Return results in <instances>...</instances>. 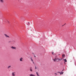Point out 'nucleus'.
I'll return each instance as SVG.
<instances>
[{
  "mask_svg": "<svg viewBox=\"0 0 76 76\" xmlns=\"http://www.w3.org/2000/svg\"><path fill=\"white\" fill-rule=\"evenodd\" d=\"M27 25H29V24H27Z\"/></svg>",
  "mask_w": 76,
  "mask_h": 76,
  "instance_id": "28",
  "label": "nucleus"
},
{
  "mask_svg": "<svg viewBox=\"0 0 76 76\" xmlns=\"http://www.w3.org/2000/svg\"><path fill=\"white\" fill-rule=\"evenodd\" d=\"M64 63L65 64H66V62H64Z\"/></svg>",
  "mask_w": 76,
  "mask_h": 76,
  "instance_id": "21",
  "label": "nucleus"
},
{
  "mask_svg": "<svg viewBox=\"0 0 76 76\" xmlns=\"http://www.w3.org/2000/svg\"><path fill=\"white\" fill-rule=\"evenodd\" d=\"M36 74H37V76H38V72H36Z\"/></svg>",
  "mask_w": 76,
  "mask_h": 76,
  "instance_id": "11",
  "label": "nucleus"
},
{
  "mask_svg": "<svg viewBox=\"0 0 76 76\" xmlns=\"http://www.w3.org/2000/svg\"><path fill=\"white\" fill-rule=\"evenodd\" d=\"M55 74H56V75H57V74L56 73H55Z\"/></svg>",
  "mask_w": 76,
  "mask_h": 76,
  "instance_id": "26",
  "label": "nucleus"
},
{
  "mask_svg": "<svg viewBox=\"0 0 76 76\" xmlns=\"http://www.w3.org/2000/svg\"><path fill=\"white\" fill-rule=\"evenodd\" d=\"M52 54H53V55H54V52H52Z\"/></svg>",
  "mask_w": 76,
  "mask_h": 76,
  "instance_id": "17",
  "label": "nucleus"
},
{
  "mask_svg": "<svg viewBox=\"0 0 76 76\" xmlns=\"http://www.w3.org/2000/svg\"><path fill=\"white\" fill-rule=\"evenodd\" d=\"M22 59H23L22 58H21L20 59V61H22Z\"/></svg>",
  "mask_w": 76,
  "mask_h": 76,
  "instance_id": "6",
  "label": "nucleus"
},
{
  "mask_svg": "<svg viewBox=\"0 0 76 76\" xmlns=\"http://www.w3.org/2000/svg\"><path fill=\"white\" fill-rule=\"evenodd\" d=\"M62 64H63V63L62 62H61L60 63V64H61V65Z\"/></svg>",
  "mask_w": 76,
  "mask_h": 76,
  "instance_id": "12",
  "label": "nucleus"
},
{
  "mask_svg": "<svg viewBox=\"0 0 76 76\" xmlns=\"http://www.w3.org/2000/svg\"><path fill=\"white\" fill-rule=\"evenodd\" d=\"M54 61H57V62L59 61L58 58H55L54 59Z\"/></svg>",
  "mask_w": 76,
  "mask_h": 76,
  "instance_id": "1",
  "label": "nucleus"
},
{
  "mask_svg": "<svg viewBox=\"0 0 76 76\" xmlns=\"http://www.w3.org/2000/svg\"><path fill=\"white\" fill-rule=\"evenodd\" d=\"M63 70L61 72H63Z\"/></svg>",
  "mask_w": 76,
  "mask_h": 76,
  "instance_id": "27",
  "label": "nucleus"
},
{
  "mask_svg": "<svg viewBox=\"0 0 76 76\" xmlns=\"http://www.w3.org/2000/svg\"><path fill=\"white\" fill-rule=\"evenodd\" d=\"M61 60H63V58H61L60 59Z\"/></svg>",
  "mask_w": 76,
  "mask_h": 76,
  "instance_id": "18",
  "label": "nucleus"
},
{
  "mask_svg": "<svg viewBox=\"0 0 76 76\" xmlns=\"http://www.w3.org/2000/svg\"><path fill=\"white\" fill-rule=\"evenodd\" d=\"M31 61H33V60H32V59L31 58Z\"/></svg>",
  "mask_w": 76,
  "mask_h": 76,
  "instance_id": "19",
  "label": "nucleus"
},
{
  "mask_svg": "<svg viewBox=\"0 0 76 76\" xmlns=\"http://www.w3.org/2000/svg\"><path fill=\"white\" fill-rule=\"evenodd\" d=\"M5 36L7 37H8V38H10L9 36H7V34H4Z\"/></svg>",
  "mask_w": 76,
  "mask_h": 76,
  "instance_id": "2",
  "label": "nucleus"
},
{
  "mask_svg": "<svg viewBox=\"0 0 76 76\" xmlns=\"http://www.w3.org/2000/svg\"><path fill=\"white\" fill-rule=\"evenodd\" d=\"M28 24H29V22H28Z\"/></svg>",
  "mask_w": 76,
  "mask_h": 76,
  "instance_id": "25",
  "label": "nucleus"
},
{
  "mask_svg": "<svg viewBox=\"0 0 76 76\" xmlns=\"http://www.w3.org/2000/svg\"><path fill=\"white\" fill-rule=\"evenodd\" d=\"M58 60H59V61H60V60H61L60 59H59V58H58Z\"/></svg>",
  "mask_w": 76,
  "mask_h": 76,
  "instance_id": "16",
  "label": "nucleus"
},
{
  "mask_svg": "<svg viewBox=\"0 0 76 76\" xmlns=\"http://www.w3.org/2000/svg\"><path fill=\"white\" fill-rule=\"evenodd\" d=\"M7 22L8 23H9V21H7Z\"/></svg>",
  "mask_w": 76,
  "mask_h": 76,
  "instance_id": "20",
  "label": "nucleus"
},
{
  "mask_svg": "<svg viewBox=\"0 0 76 76\" xmlns=\"http://www.w3.org/2000/svg\"><path fill=\"white\" fill-rule=\"evenodd\" d=\"M65 57V54H63L62 55V58H64Z\"/></svg>",
  "mask_w": 76,
  "mask_h": 76,
  "instance_id": "3",
  "label": "nucleus"
},
{
  "mask_svg": "<svg viewBox=\"0 0 76 76\" xmlns=\"http://www.w3.org/2000/svg\"><path fill=\"white\" fill-rule=\"evenodd\" d=\"M35 69H36V70H37V67L36 66H35Z\"/></svg>",
  "mask_w": 76,
  "mask_h": 76,
  "instance_id": "13",
  "label": "nucleus"
},
{
  "mask_svg": "<svg viewBox=\"0 0 76 76\" xmlns=\"http://www.w3.org/2000/svg\"><path fill=\"white\" fill-rule=\"evenodd\" d=\"M12 75L13 76H15V75L14 74V73H12Z\"/></svg>",
  "mask_w": 76,
  "mask_h": 76,
  "instance_id": "9",
  "label": "nucleus"
},
{
  "mask_svg": "<svg viewBox=\"0 0 76 76\" xmlns=\"http://www.w3.org/2000/svg\"><path fill=\"white\" fill-rule=\"evenodd\" d=\"M12 48V49H15V50H16V48L15 47H13V46H12L11 47Z\"/></svg>",
  "mask_w": 76,
  "mask_h": 76,
  "instance_id": "4",
  "label": "nucleus"
},
{
  "mask_svg": "<svg viewBox=\"0 0 76 76\" xmlns=\"http://www.w3.org/2000/svg\"><path fill=\"white\" fill-rule=\"evenodd\" d=\"M31 72H32V69H31L30 70Z\"/></svg>",
  "mask_w": 76,
  "mask_h": 76,
  "instance_id": "15",
  "label": "nucleus"
},
{
  "mask_svg": "<svg viewBox=\"0 0 76 76\" xmlns=\"http://www.w3.org/2000/svg\"><path fill=\"white\" fill-rule=\"evenodd\" d=\"M57 58V56H55V58Z\"/></svg>",
  "mask_w": 76,
  "mask_h": 76,
  "instance_id": "10",
  "label": "nucleus"
},
{
  "mask_svg": "<svg viewBox=\"0 0 76 76\" xmlns=\"http://www.w3.org/2000/svg\"><path fill=\"white\" fill-rule=\"evenodd\" d=\"M34 57H36V56H34Z\"/></svg>",
  "mask_w": 76,
  "mask_h": 76,
  "instance_id": "23",
  "label": "nucleus"
},
{
  "mask_svg": "<svg viewBox=\"0 0 76 76\" xmlns=\"http://www.w3.org/2000/svg\"><path fill=\"white\" fill-rule=\"evenodd\" d=\"M64 25H66V23H65L64 25H63L62 26H64Z\"/></svg>",
  "mask_w": 76,
  "mask_h": 76,
  "instance_id": "22",
  "label": "nucleus"
},
{
  "mask_svg": "<svg viewBox=\"0 0 76 76\" xmlns=\"http://www.w3.org/2000/svg\"><path fill=\"white\" fill-rule=\"evenodd\" d=\"M59 73H60V75H62V74H63V73H64V72H58Z\"/></svg>",
  "mask_w": 76,
  "mask_h": 76,
  "instance_id": "5",
  "label": "nucleus"
},
{
  "mask_svg": "<svg viewBox=\"0 0 76 76\" xmlns=\"http://www.w3.org/2000/svg\"><path fill=\"white\" fill-rule=\"evenodd\" d=\"M11 42H10H10H11Z\"/></svg>",
  "mask_w": 76,
  "mask_h": 76,
  "instance_id": "24",
  "label": "nucleus"
},
{
  "mask_svg": "<svg viewBox=\"0 0 76 76\" xmlns=\"http://www.w3.org/2000/svg\"><path fill=\"white\" fill-rule=\"evenodd\" d=\"M64 60L65 62H67V60H66V59H64Z\"/></svg>",
  "mask_w": 76,
  "mask_h": 76,
  "instance_id": "7",
  "label": "nucleus"
},
{
  "mask_svg": "<svg viewBox=\"0 0 76 76\" xmlns=\"http://www.w3.org/2000/svg\"><path fill=\"white\" fill-rule=\"evenodd\" d=\"M11 67V66H9L8 67V68L9 69V67Z\"/></svg>",
  "mask_w": 76,
  "mask_h": 76,
  "instance_id": "14",
  "label": "nucleus"
},
{
  "mask_svg": "<svg viewBox=\"0 0 76 76\" xmlns=\"http://www.w3.org/2000/svg\"><path fill=\"white\" fill-rule=\"evenodd\" d=\"M38 76H39V75H37Z\"/></svg>",
  "mask_w": 76,
  "mask_h": 76,
  "instance_id": "29",
  "label": "nucleus"
},
{
  "mask_svg": "<svg viewBox=\"0 0 76 76\" xmlns=\"http://www.w3.org/2000/svg\"><path fill=\"white\" fill-rule=\"evenodd\" d=\"M33 63H34V62H33Z\"/></svg>",
  "mask_w": 76,
  "mask_h": 76,
  "instance_id": "31",
  "label": "nucleus"
},
{
  "mask_svg": "<svg viewBox=\"0 0 76 76\" xmlns=\"http://www.w3.org/2000/svg\"><path fill=\"white\" fill-rule=\"evenodd\" d=\"M0 1L1 3H3V0H0Z\"/></svg>",
  "mask_w": 76,
  "mask_h": 76,
  "instance_id": "8",
  "label": "nucleus"
},
{
  "mask_svg": "<svg viewBox=\"0 0 76 76\" xmlns=\"http://www.w3.org/2000/svg\"><path fill=\"white\" fill-rule=\"evenodd\" d=\"M33 54H34V53H33Z\"/></svg>",
  "mask_w": 76,
  "mask_h": 76,
  "instance_id": "30",
  "label": "nucleus"
}]
</instances>
